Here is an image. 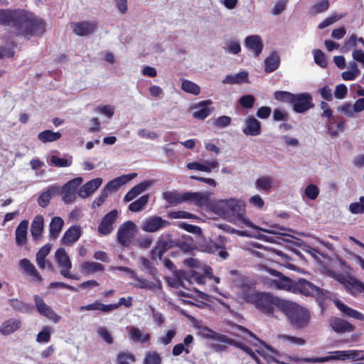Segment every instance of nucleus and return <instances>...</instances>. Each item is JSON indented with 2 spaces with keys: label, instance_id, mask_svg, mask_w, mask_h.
<instances>
[{
  "label": "nucleus",
  "instance_id": "nucleus-1",
  "mask_svg": "<svg viewBox=\"0 0 364 364\" xmlns=\"http://www.w3.org/2000/svg\"><path fill=\"white\" fill-rule=\"evenodd\" d=\"M211 209L224 220L242 228L249 227L271 234H279L278 230H282L277 225H272L270 229H266L253 224L246 216L245 203L236 198L215 200L211 205Z\"/></svg>",
  "mask_w": 364,
  "mask_h": 364
},
{
  "label": "nucleus",
  "instance_id": "nucleus-2",
  "mask_svg": "<svg viewBox=\"0 0 364 364\" xmlns=\"http://www.w3.org/2000/svg\"><path fill=\"white\" fill-rule=\"evenodd\" d=\"M16 30L19 35L29 39L31 36L42 34L46 30V23L34 14L20 11L17 14Z\"/></svg>",
  "mask_w": 364,
  "mask_h": 364
},
{
  "label": "nucleus",
  "instance_id": "nucleus-3",
  "mask_svg": "<svg viewBox=\"0 0 364 364\" xmlns=\"http://www.w3.org/2000/svg\"><path fill=\"white\" fill-rule=\"evenodd\" d=\"M247 299L257 309L268 315L272 314L276 309L282 311V306H283L286 301L270 294L260 292L250 294Z\"/></svg>",
  "mask_w": 364,
  "mask_h": 364
},
{
  "label": "nucleus",
  "instance_id": "nucleus-4",
  "mask_svg": "<svg viewBox=\"0 0 364 364\" xmlns=\"http://www.w3.org/2000/svg\"><path fill=\"white\" fill-rule=\"evenodd\" d=\"M282 311L285 314L291 325L295 328H302L309 322V311L296 303L286 300L284 305L282 306Z\"/></svg>",
  "mask_w": 364,
  "mask_h": 364
},
{
  "label": "nucleus",
  "instance_id": "nucleus-5",
  "mask_svg": "<svg viewBox=\"0 0 364 364\" xmlns=\"http://www.w3.org/2000/svg\"><path fill=\"white\" fill-rule=\"evenodd\" d=\"M293 292L311 296L317 299H323L327 296L328 293L304 279H300L297 282H294Z\"/></svg>",
  "mask_w": 364,
  "mask_h": 364
},
{
  "label": "nucleus",
  "instance_id": "nucleus-6",
  "mask_svg": "<svg viewBox=\"0 0 364 364\" xmlns=\"http://www.w3.org/2000/svg\"><path fill=\"white\" fill-rule=\"evenodd\" d=\"M137 233V227L132 221L123 223L117 231V240L122 245L129 246Z\"/></svg>",
  "mask_w": 364,
  "mask_h": 364
},
{
  "label": "nucleus",
  "instance_id": "nucleus-7",
  "mask_svg": "<svg viewBox=\"0 0 364 364\" xmlns=\"http://www.w3.org/2000/svg\"><path fill=\"white\" fill-rule=\"evenodd\" d=\"M55 259L60 268V274L70 279H76V277L70 273V269L72 268V262L70 259L64 248H58L55 253Z\"/></svg>",
  "mask_w": 364,
  "mask_h": 364
},
{
  "label": "nucleus",
  "instance_id": "nucleus-8",
  "mask_svg": "<svg viewBox=\"0 0 364 364\" xmlns=\"http://www.w3.org/2000/svg\"><path fill=\"white\" fill-rule=\"evenodd\" d=\"M268 272L270 274L276 277L275 279H269L268 281L269 287L293 292L294 282H292L289 278L284 277L276 270L269 269Z\"/></svg>",
  "mask_w": 364,
  "mask_h": 364
},
{
  "label": "nucleus",
  "instance_id": "nucleus-9",
  "mask_svg": "<svg viewBox=\"0 0 364 364\" xmlns=\"http://www.w3.org/2000/svg\"><path fill=\"white\" fill-rule=\"evenodd\" d=\"M293 109L296 113H304L314 107L312 97L308 92L294 94L293 97Z\"/></svg>",
  "mask_w": 364,
  "mask_h": 364
},
{
  "label": "nucleus",
  "instance_id": "nucleus-10",
  "mask_svg": "<svg viewBox=\"0 0 364 364\" xmlns=\"http://www.w3.org/2000/svg\"><path fill=\"white\" fill-rule=\"evenodd\" d=\"M82 177H77L67 182L61 188L59 194L63 196L65 203H73L75 200V192L77 187L82 183Z\"/></svg>",
  "mask_w": 364,
  "mask_h": 364
},
{
  "label": "nucleus",
  "instance_id": "nucleus-11",
  "mask_svg": "<svg viewBox=\"0 0 364 364\" xmlns=\"http://www.w3.org/2000/svg\"><path fill=\"white\" fill-rule=\"evenodd\" d=\"M355 350H336L328 353L324 357L315 358V359L306 360L309 362L326 363L331 360H346L356 357Z\"/></svg>",
  "mask_w": 364,
  "mask_h": 364
},
{
  "label": "nucleus",
  "instance_id": "nucleus-12",
  "mask_svg": "<svg viewBox=\"0 0 364 364\" xmlns=\"http://www.w3.org/2000/svg\"><path fill=\"white\" fill-rule=\"evenodd\" d=\"M36 308L39 314L47 318L53 323H58L60 320V316H58L53 309L46 304L43 299L38 295H35L33 297Z\"/></svg>",
  "mask_w": 364,
  "mask_h": 364
},
{
  "label": "nucleus",
  "instance_id": "nucleus-13",
  "mask_svg": "<svg viewBox=\"0 0 364 364\" xmlns=\"http://www.w3.org/2000/svg\"><path fill=\"white\" fill-rule=\"evenodd\" d=\"M336 279L341 284H343L346 290L354 296L361 292L364 293V283L353 277L338 274L336 276Z\"/></svg>",
  "mask_w": 364,
  "mask_h": 364
},
{
  "label": "nucleus",
  "instance_id": "nucleus-14",
  "mask_svg": "<svg viewBox=\"0 0 364 364\" xmlns=\"http://www.w3.org/2000/svg\"><path fill=\"white\" fill-rule=\"evenodd\" d=\"M210 196V193L208 192L186 191V203L193 204L200 208L211 207Z\"/></svg>",
  "mask_w": 364,
  "mask_h": 364
},
{
  "label": "nucleus",
  "instance_id": "nucleus-15",
  "mask_svg": "<svg viewBox=\"0 0 364 364\" xmlns=\"http://www.w3.org/2000/svg\"><path fill=\"white\" fill-rule=\"evenodd\" d=\"M169 225L167 220L159 216H151L144 219L141 223V229L147 232H154Z\"/></svg>",
  "mask_w": 364,
  "mask_h": 364
},
{
  "label": "nucleus",
  "instance_id": "nucleus-16",
  "mask_svg": "<svg viewBox=\"0 0 364 364\" xmlns=\"http://www.w3.org/2000/svg\"><path fill=\"white\" fill-rule=\"evenodd\" d=\"M244 45L249 51L252 53L255 57H258L262 53L264 48L262 37L257 34L247 36L245 38Z\"/></svg>",
  "mask_w": 364,
  "mask_h": 364
},
{
  "label": "nucleus",
  "instance_id": "nucleus-17",
  "mask_svg": "<svg viewBox=\"0 0 364 364\" xmlns=\"http://www.w3.org/2000/svg\"><path fill=\"white\" fill-rule=\"evenodd\" d=\"M118 218V211L113 210L106 214L102 219L99 226L98 231L102 235H108L113 230V223Z\"/></svg>",
  "mask_w": 364,
  "mask_h": 364
},
{
  "label": "nucleus",
  "instance_id": "nucleus-18",
  "mask_svg": "<svg viewBox=\"0 0 364 364\" xmlns=\"http://www.w3.org/2000/svg\"><path fill=\"white\" fill-rule=\"evenodd\" d=\"M211 104V100H204L192 105L191 107L193 110L192 116L196 119H205L213 110V107H209Z\"/></svg>",
  "mask_w": 364,
  "mask_h": 364
},
{
  "label": "nucleus",
  "instance_id": "nucleus-19",
  "mask_svg": "<svg viewBox=\"0 0 364 364\" xmlns=\"http://www.w3.org/2000/svg\"><path fill=\"white\" fill-rule=\"evenodd\" d=\"M189 170H196L205 173H210L218 168V162L216 159L210 161L203 160L202 161L190 162L186 164Z\"/></svg>",
  "mask_w": 364,
  "mask_h": 364
},
{
  "label": "nucleus",
  "instance_id": "nucleus-20",
  "mask_svg": "<svg viewBox=\"0 0 364 364\" xmlns=\"http://www.w3.org/2000/svg\"><path fill=\"white\" fill-rule=\"evenodd\" d=\"M242 132L247 136H256L261 134V123L252 116L247 117L244 121Z\"/></svg>",
  "mask_w": 364,
  "mask_h": 364
},
{
  "label": "nucleus",
  "instance_id": "nucleus-21",
  "mask_svg": "<svg viewBox=\"0 0 364 364\" xmlns=\"http://www.w3.org/2000/svg\"><path fill=\"white\" fill-rule=\"evenodd\" d=\"M136 173H132L129 174H125L117 177L109 182L105 186L103 190L107 193L108 192H112L116 191L119 187L127 183L129 181H132L136 176Z\"/></svg>",
  "mask_w": 364,
  "mask_h": 364
},
{
  "label": "nucleus",
  "instance_id": "nucleus-22",
  "mask_svg": "<svg viewBox=\"0 0 364 364\" xmlns=\"http://www.w3.org/2000/svg\"><path fill=\"white\" fill-rule=\"evenodd\" d=\"M132 279H133L134 282L131 284L137 288L155 291L156 289H161L162 287L161 282L159 279H157L155 282H151L137 276L136 274L135 277H132Z\"/></svg>",
  "mask_w": 364,
  "mask_h": 364
},
{
  "label": "nucleus",
  "instance_id": "nucleus-23",
  "mask_svg": "<svg viewBox=\"0 0 364 364\" xmlns=\"http://www.w3.org/2000/svg\"><path fill=\"white\" fill-rule=\"evenodd\" d=\"M255 187L259 191L269 193L275 188V180L268 175L259 176L255 182Z\"/></svg>",
  "mask_w": 364,
  "mask_h": 364
},
{
  "label": "nucleus",
  "instance_id": "nucleus-24",
  "mask_svg": "<svg viewBox=\"0 0 364 364\" xmlns=\"http://www.w3.org/2000/svg\"><path fill=\"white\" fill-rule=\"evenodd\" d=\"M102 179L96 178L85 183L78 191L77 194L82 198L90 196L102 185Z\"/></svg>",
  "mask_w": 364,
  "mask_h": 364
},
{
  "label": "nucleus",
  "instance_id": "nucleus-25",
  "mask_svg": "<svg viewBox=\"0 0 364 364\" xmlns=\"http://www.w3.org/2000/svg\"><path fill=\"white\" fill-rule=\"evenodd\" d=\"M127 331L129 340L140 343H148L151 339V335L149 333H144L141 329L135 326L127 327Z\"/></svg>",
  "mask_w": 364,
  "mask_h": 364
},
{
  "label": "nucleus",
  "instance_id": "nucleus-26",
  "mask_svg": "<svg viewBox=\"0 0 364 364\" xmlns=\"http://www.w3.org/2000/svg\"><path fill=\"white\" fill-rule=\"evenodd\" d=\"M194 343V338L192 335H187L184 339L183 343L176 344L173 348L172 353L174 356H178L181 355L182 353H185L186 354H188L191 353Z\"/></svg>",
  "mask_w": 364,
  "mask_h": 364
},
{
  "label": "nucleus",
  "instance_id": "nucleus-27",
  "mask_svg": "<svg viewBox=\"0 0 364 364\" xmlns=\"http://www.w3.org/2000/svg\"><path fill=\"white\" fill-rule=\"evenodd\" d=\"M96 28L95 22L82 21L72 24L73 32L80 36H87L92 33Z\"/></svg>",
  "mask_w": 364,
  "mask_h": 364
},
{
  "label": "nucleus",
  "instance_id": "nucleus-28",
  "mask_svg": "<svg viewBox=\"0 0 364 364\" xmlns=\"http://www.w3.org/2000/svg\"><path fill=\"white\" fill-rule=\"evenodd\" d=\"M82 235V230L80 226L73 225L70 227L64 233L62 237V243L66 245L73 244L77 241Z\"/></svg>",
  "mask_w": 364,
  "mask_h": 364
},
{
  "label": "nucleus",
  "instance_id": "nucleus-29",
  "mask_svg": "<svg viewBox=\"0 0 364 364\" xmlns=\"http://www.w3.org/2000/svg\"><path fill=\"white\" fill-rule=\"evenodd\" d=\"M19 265L23 269L24 273L32 277L33 280L38 282L43 281L42 276L29 259L26 258L22 259L19 262Z\"/></svg>",
  "mask_w": 364,
  "mask_h": 364
},
{
  "label": "nucleus",
  "instance_id": "nucleus-30",
  "mask_svg": "<svg viewBox=\"0 0 364 364\" xmlns=\"http://www.w3.org/2000/svg\"><path fill=\"white\" fill-rule=\"evenodd\" d=\"M60 188L56 185L49 186L46 191H43L38 200L40 206L45 208L48 205L51 197L55 195L59 194Z\"/></svg>",
  "mask_w": 364,
  "mask_h": 364
},
{
  "label": "nucleus",
  "instance_id": "nucleus-31",
  "mask_svg": "<svg viewBox=\"0 0 364 364\" xmlns=\"http://www.w3.org/2000/svg\"><path fill=\"white\" fill-rule=\"evenodd\" d=\"M330 326L334 331L339 333H350L354 330L352 324L339 318H331Z\"/></svg>",
  "mask_w": 364,
  "mask_h": 364
},
{
  "label": "nucleus",
  "instance_id": "nucleus-32",
  "mask_svg": "<svg viewBox=\"0 0 364 364\" xmlns=\"http://www.w3.org/2000/svg\"><path fill=\"white\" fill-rule=\"evenodd\" d=\"M164 199L171 205L186 202V191L178 192L177 191H171L163 193Z\"/></svg>",
  "mask_w": 364,
  "mask_h": 364
},
{
  "label": "nucleus",
  "instance_id": "nucleus-33",
  "mask_svg": "<svg viewBox=\"0 0 364 364\" xmlns=\"http://www.w3.org/2000/svg\"><path fill=\"white\" fill-rule=\"evenodd\" d=\"M21 322L18 319L10 318L2 323L0 333L4 336L10 335L21 328Z\"/></svg>",
  "mask_w": 364,
  "mask_h": 364
},
{
  "label": "nucleus",
  "instance_id": "nucleus-34",
  "mask_svg": "<svg viewBox=\"0 0 364 364\" xmlns=\"http://www.w3.org/2000/svg\"><path fill=\"white\" fill-rule=\"evenodd\" d=\"M222 82L228 85H240L248 82V72L243 70L236 74L228 75Z\"/></svg>",
  "mask_w": 364,
  "mask_h": 364
},
{
  "label": "nucleus",
  "instance_id": "nucleus-35",
  "mask_svg": "<svg viewBox=\"0 0 364 364\" xmlns=\"http://www.w3.org/2000/svg\"><path fill=\"white\" fill-rule=\"evenodd\" d=\"M28 221L22 220L16 230V242L18 245H23L26 242Z\"/></svg>",
  "mask_w": 364,
  "mask_h": 364
},
{
  "label": "nucleus",
  "instance_id": "nucleus-36",
  "mask_svg": "<svg viewBox=\"0 0 364 364\" xmlns=\"http://www.w3.org/2000/svg\"><path fill=\"white\" fill-rule=\"evenodd\" d=\"M43 218L42 215H36L31 223V232L33 239L38 240L43 230Z\"/></svg>",
  "mask_w": 364,
  "mask_h": 364
},
{
  "label": "nucleus",
  "instance_id": "nucleus-37",
  "mask_svg": "<svg viewBox=\"0 0 364 364\" xmlns=\"http://www.w3.org/2000/svg\"><path fill=\"white\" fill-rule=\"evenodd\" d=\"M335 304L337 306V308L346 316L359 321H364V315L360 312L348 307V306L343 304L340 301H336Z\"/></svg>",
  "mask_w": 364,
  "mask_h": 364
},
{
  "label": "nucleus",
  "instance_id": "nucleus-38",
  "mask_svg": "<svg viewBox=\"0 0 364 364\" xmlns=\"http://www.w3.org/2000/svg\"><path fill=\"white\" fill-rule=\"evenodd\" d=\"M20 11L0 10V24H13L16 27L17 14Z\"/></svg>",
  "mask_w": 364,
  "mask_h": 364
},
{
  "label": "nucleus",
  "instance_id": "nucleus-39",
  "mask_svg": "<svg viewBox=\"0 0 364 364\" xmlns=\"http://www.w3.org/2000/svg\"><path fill=\"white\" fill-rule=\"evenodd\" d=\"M279 64V55L277 53L273 52L264 60V70L267 73H272L278 68Z\"/></svg>",
  "mask_w": 364,
  "mask_h": 364
},
{
  "label": "nucleus",
  "instance_id": "nucleus-40",
  "mask_svg": "<svg viewBox=\"0 0 364 364\" xmlns=\"http://www.w3.org/2000/svg\"><path fill=\"white\" fill-rule=\"evenodd\" d=\"M115 307H116V306H114V305H110V304L106 305L102 303L96 301L93 304H87L86 306H81L80 308V310L81 311L97 310V311H100L102 312L107 313V312H109V311L114 310Z\"/></svg>",
  "mask_w": 364,
  "mask_h": 364
},
{
  "label": "nucleus",
  "instance_id": "nucleus-41",
  "mask_svg": "<svg viewBox=\"0 0 364 364\" xmlns=\"http://www.w3.org/2000/svg\"><path fill=\"white\" fill-rule=\"evenodd\" d=\"M64 225V220L60 217H54L50 223V235L52 238H57Z\"/></svg>",
  "mask_w": 364,
  "mask_h": 364
},
{
  "label": "nucleus",
  "instance_id": "nucleus-42",
  "mask_svg": "<svg viewBox=\"0 0 364 364\" xmlns=\"http://www.w3.org/2000/svg\"><path fill=\"white\" fill-rule=\"evenodd\" d=\"M51 245L46 244L43 246L36 254V264L40 269H44L46 267V257L50 253Z\"/></svg>",
  "mask_w": 364,
  "mask_h": 364
},
{
  "label": "nucleus",
  "instance_id": "nucleus-43",
  "mask_svg": "<svg viewBox=\"0 0 364 364\" xmlns=\"http://www.w3.org/2000/svg\"><path fill=\"white\" fill-rule=\"evenodd\" d=\"M81 272L83 274H93L97 272H102L105 269L104 266L95 262H85L80 265Z\"/></svg>",
  "mask_w": 364,
  "mask_h": 364
},
{
  "label": "nucleus",
  "instance_id": "nucleus-44",
  "mask_svg": "<svg viewBox=\"0 0 364 364\" xmlns=\"http://www.w3.org/2000/svg\"><path fill=\"white\" fill-rule=\"evenodd\" d=\"M61 137V134L58 132L51 130H45L38 135V139L43 143L53 142L58 140Z\"/></svg>",
  "mask_w": 364,
  "mask_h": 364
},
{
  "label": "nucleus",
  "instance_id": "nucleus-45",
  "mask_svg": "<svg viewBox=\"0 0 364 364\" xmlns=\"http://www.w3.org/2000/svg\"><path fill=\"white\" fill-rule=\"evenodd\" d=\"M9 304L15 311L23 314L30 313L33 309L30 304L22 302L17 299H10Z\"/></svg>",
  "mask_w": 364,
  "mask_h": 364
},
{
  "label": "nucleus",
  "instance_id": "nucleus-46",
  "mask_svg": "<svg viewBox=\"0 0 364 364\" xmlns=\"http://www.w3.org/2000/svg\"><path fill=\"white\" fill-rule=\"evenodd\" d=\"M181 89L187 93L198 95L200 92V87L195 82L188 80H183L181 82Z\"/></svg>",
  "mask_w": 364,
  "mask_h": 364
},
{
  "label": "nucleus",
  "instance_id": "nucleus-47",
  "mask_svg": "<svg viewBox=\"0 0 364 364\" xmlns=\"http://www.w3.org/2000/svg\"><path fill=\"white\" fill-rule=\"evenodd\" d=\"M167 242L164 240H159L156 245L151 250V257L153 259H161L163 254L166 251Z\"/></svg>",
  "mask_w": 364,
  "mask_h": 364
},
{
  "label": "nucleus",
  "instance_id": "nucleus-48",
  "mask_svg": "<svg viewBox=\"0 0 364 364\" xmlns=\"http://www.w3.org/2000/svg\"><path fill=\"white\" fill-rule=\"evenodd\" d=\"M52 328L48 326L43 327L42 330L38 333L36 341L39 343H46L50 340Z\"/></svg>",
  "mask_w": 364,
  "mask_h": 364
},
{
  "label": "nucleus",
  "instance_id": "nucleus-49",
  "mask_svg": "<svg viewBox=\"0 0 364 364\" xmlns=\"http://www.w3.org/2000/svg\"><path fill=\"white\" fill-rule=\"evenodd\" d=\"M148 200H149V197L147 195L142 196L138 200L132 202L129 205V210L132 212L140 211L147 204Z\"/></svg>",
  "mask_w": 364,
  "mask_h": 364
},
{
  "label": "nucleus",
  "instance_id": "nucleus-50",
  "mask_svg": "<svg viewBox=\"0 0 364 364\" xmlns=\"http://www.w3.org/2000/svg\"><path fill=\"white\" fill-rule=\"evenodd\" d=\"M50 163L57 167H68L72 164V158H60L56 155H52L50 158Z\"/></svg>",
  "mask_w": 364,
  "mask_h": 364
},
{
  "label": "nucleus",
  "instance_id": "nucleus-51",
  "mask_svg": "<svg viewBox=\"0 0 364 364\" xmlns=\"http://www.w3.org/2000/svg\"><path fill=\"white\" fill-rule=\"evenodd\" d=\"M277 338L280 341H282L284 343H292L294 345L297 346H303L306 343L305 340L301 338H298L289 335H279Z\"/></svg>",
  "mask_w": 364,
  "mask_h": 364
},
{
  "label": "nucleus",
  "instance_id": "nucleus-52",
  "mask_svg": "<svg viewBox=\"0 0 364 364\" xmlns=\"http://www.w3.org/2000/svg\"><path fill=\"white\" fill-rule=\"evenodd\" d=\"M329 7V2L328 0H321L318 3L314 4L310 9L309 13L311 15H316L326 11Z\"/></svg>",
  "mask_w": 364,
  "mask_h": 364
},
{
  "label": "nucleus",
  "instance_id": "nucleus-53",
  "mask_svg": "<svg viewBox=\"0 0 364 364\" xmlns=\"http://www.w3.org/2000/svg\"><path fill=\"white\" fill-rule=\"evenodd\" d=\"M348 210L352 214H363L364 213V196L359 198V201L350 204Z\"/></svg>",
  "mask_w": 364,
  "mask_h": 364
},
{
  "label": "nucleus",
  "instance_id": "nucleus-54",
  "mask_svg": "<svg viewBox=\"0 0 364 364\" xmlns=\"http://www.w3.org/2000/svg\"><path fill=\"white\" fill-rule=\"evenodd\" d=\"M274 97L278 101L291 104L294 94L287 91H276L274 93Z\"/></svg>",
  "mask_w": 364,
  "mask_h": 364
},
{
  "label": "nucleus",
  "instance_id": "nucleus-55",
  "mask_svg": "<svg viewBox=\"0 0 364 364\" xmlns=\"http://www.w3.org/2000/svg\"><path fill=\"white\" fill-rule=\"evenodd\" d=\"M115 108L113 105H107L103 106H98L96 107L95 111L106 117L110 119L114 114Z\"/></svg>",
  "mask_w": 364,
  "mask_h": 364
},
{
  "label": "nucleus",
  "instance_id": "nucleus-56",
  "mask_svg": "<svg viewBox=\"0 0 364 364\" xmlns=\"http://www.w3.org/2000/svg\"><path fill=\"white\" fill-rule=\"evenodd\" d=\"M134 361V355L129 353H119L117 357V364H131Z\"/></svg>",
  "mask_w": 364,
  "mask_h": 364
},
{
  "label": "nucleus",
  "instance_id": "nucleus-57",
  "mask_svg": "<svg viewBox=\"0 0 364 364\" xmlns=\"http://www.w3.org/2000/svg\"><path fill=\"white\" fill-rule=\"evenodd\" d=\"M225 51L232 54L239 53L241 51L240 42L236 40L228 41L226 43Z\"/></svg>",
  "mask_w": 364,
  "mask_h": 364
},
{
  "label": "nucleus",
  "instance_id": "nucleus-58",
  "mask_svg": "<svg viewBox=\"0 0 364 364\" xmlns=\"http://www.w3.org/2000/svg\"><path fill=\"white\" fill-rule=\"evenodd\" d=\"M98 336L107 344H112L114 342L111 333L105 327H99L97 330Z\"/></svg>",
  "mask_w": 364,
  "mask_h": 364
},
{
  "label": "nucleus",
  "instance_id": "nucleus-59",
  "mask_svg": "<svg viewBox=\"0 0 364 364\" xmlns=\"http://www.w3.org/2000/svg\"><path fill=\"white\" fill-rule=\"evenodd\" d=\"M314 58L315 63L321 68H325L327 65L326 56L324 53L319 49L314 50Z\"/></svg>",
  "mask_w": 364,
  "mask_h": 364
},
{
  "label": "nucleus",
  "instance_id": "nucleus-60",
  "mask_svg": "<svg viewBox=\"0 0 364 364\" xmlns=\"http://www.w3.org/2000/svg\"><path fill=\"white\" fill-rule=\"evenodd\" d=\"M255 101V98L253 95H245L240 98L239 103L243 108L250 109L253 107Z\"/></svg>",
  "mask_w": 364,
  "mask_h": 364
},
{
  "label": "nucleus",
  "instance_id": "nucleus-61",
  "mask_svg": "<svg viewBox=\"0 0 364 364\" xmlns=\"http://www.w3.org/2000/svg\"><path fill=\"white\" fill-rule=\"evenodd\" d=\"M184 273L183 272H178L176 274L175 278H167L166 281L168 285L171 287H178V286H185L184 284Z\"/></svg>",
  "mask_w": 364,
  "mask_h": 364
},
{
  "label": "nucleus",
  "instance_id": "nucleus-62",
  "mask_svg": "<svg viewBox=\"0 0 364 364\" xmlns=\"http://www.w3.org/2000/svg\"><path fill=\"white\" fill-rule=\"evenodd\" d=\"M161 360L159 353L156 352L148 353L144 359V364H161Z\"/></svg>",
  "mask_w": 364,
  "mask_h": 364
},
{
  "label": "nucleus",
  "instance_id": "nucleus-63",
  "mask_svg": "<svg viewBox=\"0 0 364 364\" xmlns=\"http://www.w3.org/2000/svg\"><path fill=\"white\" fill-rule=\"evenodd\" d=\"M304 194L308 198L314 200L318 197L319 189L316 185L310 184L306 187Z\"/></svg>",
  "mask_w": 364,
  "mask_h": 364
},
{
  "label": "nucleus",
  "instance_id": "nucleus-64",
  "mask_svg": "<svg viewBox=\"0 0 364 364\" xmlns=\"http://www.w3.org/2000/svg\"><path fill=\"white\" fill-rule=\"evenodd\" d=\"M232 119L228 116H220L215 119L213 126L216 128H225L231 123Z\"/></svg>",
  "mask_w": 364,
  "mask_h": 364
}]
</instances>
